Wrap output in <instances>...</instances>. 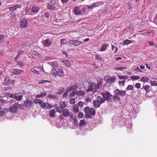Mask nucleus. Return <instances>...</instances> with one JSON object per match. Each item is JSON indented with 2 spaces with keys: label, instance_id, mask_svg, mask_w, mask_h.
<instances>
[{
  "label": "nucleus",
  "instance_id": "nucleus-1",
  "mask_svg": "<svg viewBox=\"0 0 157 157\" xmlns=\"http://www.w3.org/2000/svg\"><path fill=\"white\" fill-rule=\"evenodd\" d=\"M94 105L96 108H99L101 104L105 103L104 100L102 97L98 96L97 97V99L93 101Z\"/></svg>",
  "mask_w": 157,
  "mask_h": 157
},
{
  "label": "nucleus",
  "instance_id": "nucleus-2",
  "mask_svg": "<svg viewBox=\"0 0 157 157\" xmlns=\"http://www.w3.org/2000/svg\"><path fill=\"white\" fill-rule=\"evenodd\" d=\"M25 94V92L23 90H21L17 93H15L14 98L16 100L21 101L23 99V96Z\"/></svg>",
  "mask_w": 157,
  "mask_h": 157
},
{
  "label": "nucleus",
  "instance_id": "nucleus-3",
  "mask_svg": "<svg viewBox=\"0 0 157 157\" xmlns=\"http://www.w3.org/2000/svg\"><path fill=\"white\" fill-rule=\"evenodd\" d=\"M19 106L18 103L17 102H15L9 108V111L12 113H16L17 112Z\"/></svg>",
  "mask_w": 157,
  "mask_h": 157
},
{
  "label": "nucleus",
  "instance_id": "nucleus-4",
  "mask_svg": "<svg viewBox=\"0 0 157 157\" xmlns=\"http://www.w3.org/2000/svg\"><path fill=\"white\" fill-rule=\"evenodd\" d=\"M102 95L103 97V98L105 102L106 100L108 102H110L112 99L111 97H112L110 94L109 92H106L105 93L102 94Z\"/></svg>",
  "mask_w": 157,
  "mask_h": 157
},
{
  "label": "nucleus",
  "instance_id": "nucleus-5",
  "mask_svg": "<svg viewBox=\"0 0 157 157\" xmlns=\"http://www.w3.org/2000/svg\"><path fill=\"white\" fill-rule=\"evenodd\" d=\"M114 93L116 95H120L121 96L124 97L126 95V93L125 91L120 90L117 89L114 90Z\"/></svg>",
  "mask_w": 157,
  "mask_h": 157
},
{
  "label": "nucleus",
  "instance_id": "nucleus-6",
  "mask_svg": "<svg viewBox=\"0 0 157 157\" xmlns=\"http://www.w3.org/2000/svg\"><path fill=\"white\" fill-rule=\"evenodd\" d=\"M83 42L78 40H71L69 41L68 43L70 45H72L74 46H77Z\"/></svg>",
  "mask_w": 157,
  "mask_h": 157
},
{
  "label": "nucleus",
  "instance_id": "nucleus-7",
  "mask_svg": "<svg viewBox=\"0 0 157 157\" xmlns=\"http://www.w3.org/2000/svg\"><path fill=\"white\" fill-rule=\"evenodd\" d=\"M40 8L37 6H32L31 11L33 15L37 14L39 11Z\"/></svg>",
  "mask_w": 157,
  "mask_h": 157
},
{
  "label": "nucleus",
  "instance_id": "nucleus-8",
  "mask_svg": "<svg viewBox=\"0 0 157 157\" xmlns=\"http://www.w3.org/2000/svg\"><path fill=\"white\" fill-rule=\"evenodd\" d=\"M41 107L44 109H50L53 107V106L51 105L48 102L44 103L43 102L41 105Z\"/></svg>",
  "mask_w": 157,
  "mask_h": 157
},
{
  "label": "nucleus",
  "instance_id": "nucleus-9",
  "mask_svg": "<svg viewBox=\"0 0 157 157\" xmlns=\"http://www.w3.org/2000/svg\"><path fill=\"white\" fill-rule=\"evenodd\" d=\"M94 83L93 82H90L88 83V89L87 90V92H90L92 91L94 89Z\"/></svg>",
  "mask_w": 157,
  "mask_h": 157
},
{
  "label": "nucleus",
  "instance_id": "nucleus-10",
  "mask_svg": "<svg viewBox=\"0 0 157 157\" xmlns=\"http://www.w3.org/2000/svg\"><path fill=\"white\" fill-rule=\"evenodd\" d=\"M82 6L75 7L74 9V11L76 15H80L82 14V12L80 10V7Z\"/></svg>",
  "mask_w": 157,
  "mask_h": 157
},
{
  "label": "nucleus",
  "instance_id": "nucleus-11",
  "mask_svg": "<svg viewBox=\"0 0 157 157\" xmlns=\"http://www.w3.org/2000/svg\"><path fill=\"white\" fill-rule=\"evenodd\" d=\"M23 72V71L17 69H14L12 70V72L13 75H18L21 74Z\"/></svg>",
  "mask_w": 157,
  "mask_h": 157
},
{
  "label": "nucleus",
  "instance_id": "nucleus-12",
  "mask_svg": "<svg viewBox=\"0 0 157 157\" xmlns=\"http://www.w3.org/2000/svg\"><path fill=\"white\" fill-rule=\"evenodd\" d=\"M33 104L32 101L29 100H26L24 103V106L26 107H30Z\"/></svg>",
  "mask_w": 157,
  "mask_h": 157
},
{
  "label": "nucleus",
  "instance_id": "nucleus-13",
  "mask_svg": "<svg viewBox=\"0 0 157 157\" xmlns=\"http://www.w3.org/2000/svg\"><path fill=\"white\" fill-rule=\"evenodd\" d=\"M28 25L27 21L26 19L23 18L20 22V26L23 28H24Z\"/></svg>",
  "mask_w": 157,
  "mask_h": 157
},
{
  "label": "nucleus",
  "instance_id": "nucleus-14",
  "mask_svg": "<svg viewBox=\"0 0 157 157\" xmlns=\"http://www.w3.org/2000/svg\"><path fill=\"white\" fill-rule=\"evenodd\" d=\"M57 75L59 76L63 77L65 76V73L63 69H59L57 71Z\"/></svg>",
  "mask_w": 157,
  "mask_h": 157
},
{
  "label": "nucleus",
  "instance_id": "nucleus-15",
  "mask_svg": "<svg viewBox=\"0 0 157 157\" xmlns=\"http://www.w3.org/2000/svg\"><path fill=\"white\" fill-rule=\"evenodd\" d=\"M21 6L19 5H16L14 6L13 7L9 8V10L10 11L13 12L16 10L18 8H21Z\"/></svg>",
  "mask_w": 157,
  "mask_h": 157
},
{
  "label": "nucleus",
  "instance_id": "nucleus-16",
  "mask_svg": "<svg viewBox=\"0 0 157 157\" xmlns=\"http://www.w3.org/2000/svg\"><path fill=\"white\" fill-rule=\"evenodd\" d=\"M103 4V2H98L93 3L91 5L92 6L93 8L100 6L101 5Z\"/></svg>",
  "mask_w": 157,
  "mask_h": 157
},
{
  "label": "nucleus",
  "instance_id": "nucleus-17",
  "mask_svg": "<svg viewBox=\"0 0 157 157\" xmlns=\"http://www.w3.org/2000/svg\"><path fill=\"white\" fill-rule=\"evenodd\" d=\"M44 44L45 47H49L51 45L52 42L49 39H47L44 41Z\"/></svg>",
  "mask_w": 157,
  "mask_h": 157
},
{
  "label": "nucleus",
  "instance_id": "nucleus-18",
  "mask_svg": "<svg viewBox=\"0 0 157 157\" xmlns=\"http://www.w3.org/2000/svg\"><path fill=\"white\" fill-rule=\"evenodd\" d=\"M62 114L65 117H68L70 114L69 111L67 109H64L63 111Z\"/></svg>",
  "mask_w": 157,
  "mask_h": 157
},
{
  "label": "nucleus",
  "instance_id": "nucleus-19",
  "mask_svg": "<svg viewBox=\"0 0 157 157\" xmlns=\"http://www.w3.org/2000/svg\"><path fill=\"white\" fill-rule=\"evenodd\" d=\"M101 84V82L100 81H98V80H97V83L96 84L94 83V89L96 90L99 89L100 85Z\"/></svg>",
  "mask_w": 157,
  "mask_h": 157
},
{
  "label": "nucleus",
  "instance_id": "nucleus-20",
  "mask_svg": "<svg viewBox=\"0 0 157 157\" xmlns=\"http://www.w3.org/2000/svg\"><path fill=\"white\" fill-rule=\"evenodd\" d=\"M65 90L64 88H61L60 89H57L56 90V94H62Z\"/></svg>",
  "mask_w": 157,
  "mask_h": 157
},
{
  "label": "nucleus",
  "instance_id": "nucleus-21",
  "mask_svg": "<svg viewBox=\"0 0 157 157\" xmlns=\"http://www.w3.org/2000/svg\"><path fill=\"white\" fill-rule=\"evenodd\" d=\"M47 7L48 9L52 10H54L56 8V6H52V5L49 4H47Z\"/></svg>",
  "mask_w": 157,
  "mask_h": 157
},
{
  "label": "nucleus",
  "instance_id": "nucleus-22",
  "mask_svg": "<svg viewBox=\"0 0 157 157\" xmlns=\"http://www.w3.org/2000/svg\"><path fill=\"white\" fill-rule=\"evenodd\" d=\"M116 78L114 77H111L106 79V81L107 83H111L113 82L115 80Z\"/></svg>",
  "mask_w": 157,
  "mask_h": 157
},
{
  "label": "nucleus",
  "instance_id": "nucleus-23",
  "mask_svg": "<svg viewBox=\"0 0 157 157\" xmlns=\"http://www.w3.org/2000/svg\"><path fill=\"white\" fill-rule=\"evenodd\" d=\"M60 107L62 109H63L66 107L67 105L66 103L64 101H61L60 102Z\"/></svg>",
  "mask_w": 157,
  "mask_h": 157
},
{
  "label": "nucleus",
  "instance_id": "nucleus-24",
  "mask_svg": "<svg viewBox=\"0 0 157 157\" xmlns=\"http://www.w3.org/2000/svg\"><path fill=\"white\" fill-rule=\"evenodd\" d=\"M33 102L36 104H39L40 105H41L43 103V102L42 100L40 99H36L34 100Z\"/></svg>",
  "mask_w": 157,
  "mask_h": 157
},
{
  "label": "nucleus",
  "instance_id": "nucleus-25",
  "mask_svg": "<svg viewBox=\"0 0 157 157\" xmlns=\"http://www.w3.org/2000/svg\"><path fill=\"white\" fill-rule=\"evenodd\" d=\"M85 94V92L82 90L76 91V94L79 96H83Z\"/></svg>",
  "mask_w": 157,
  "mask_h": 157
},
{
  "label": "nucleus",
  "instance_id": "nucleus-26",
  "mask_svg": "<svg viewBox=\"0 0 157 157\" xmlns=\"http://www.w3.org/2000/svg\"><path fill=\"white\" fill-rule=\"evenodd\" d=\"M63 62L64 65L67 67H70L71 65V63L70 61L66 59H64L63 61Z\"/></svg>",
  "mask_w": 157,
  "mask_h": 157
},
{
  "label": "nucleus",
  "instance_id": "nucleus-27",
  "mask_svg": "<svg viewBox=\"0 0 157 157\" xmlns=\"http://www.w3.org/2000/svg\"><path fill=\"white\" fill-rule=\"evenodd\" d=\"M108 46V45H107L106 44H104L101 47L100 51H104L107 49V48Z\"/></svg>",
  "mask_w": 157,
  "mask_h": 157
},
{
  "label": "nucleus",
  "instance_id": "nucleus-28",
  "mask_svg": "<svg viewBox=\"0 0 157 157\" xmlns=\"http://www.w3.org/2000/svg\"><path fill=\"white\" fill-rule=\"evenodd\" d=\"M126 68V67H115L113 68V69L115 70H120L121 71H123V70H125Z\"/></svg>",
  "mask_w": 157,
  "mask_h": 157
},
{
  "label": "nucleus",
  "instance_id": "nucleus-29",
  "mask_svg": "<svg viewBox=\"0 0 157 157\" xmlns=\"http://www.w3.org/2000/svg\"><path fill=\"white\" fill-rule=\"evenodd\" d=\"M143 88L147 92H148L150 91L149 90L150 86L148 85H145L143 86Z\"/></svg>",
  "mask_w": 157,
  "mask_h": 157
},
{
  "label": "nucleus",
  "instance_id": "nucleus-30",
  "mask_svg": "<svg viewBox=\"0 0 157 157\" xmlns=\"http://www.w3.org/2000/svg\"><path fill=\"white\" fill-rule=\"evenodd\" d=\"M55 110L54 109H52L50 111L49 116L50 117H53L55 116Z\"/></svg>",
  "mask_w": 157,
  "mask_h": 157
},
{
  "label": "nucleus",
  "instance_id": "nucleus-31",
  "mask_svg": "<svg viewBox=\"0 0 157 157\" xmlns=\"http://www.w3.org/2000/svg\"><path fill=\"white\" fill-rule=\"evenodd\" d=\"M73 110L75 113H77L78 112V108L76 105H74L73 106Z\"/></svg>",
  "mask_w": 157,
  "mask_h": 157
},
{
  "label": "nucleus",
  "instance_id": "nucleus-32",
  "mask_svg": "<svg viewBox=\"0 0 157 157\" xmlns=\"http://www.w3.org/2000/svg\"><path fill=\"white\" fill-rule=\"evenodd\" d=\"M117 96L115 95L113 98V100L116 102L119 101H120V98Z\"/></svg>",
  "mask_w": 157,
  "mask_h": 157
},
{
  "label": "nucleus",
  "instance_id": "nucleus-33",
  "mask_svg": "<svg viewBox=\"0 0 157 157\" xmlns=\"http://www.w3.org/2000/svg\"><path fill=\"white\" fill-rule=\"evenodd\" d=\"M89 114H90L92 115H94L95 114V111L93 108H91L90 110H89Z\"/></svg>",
  "mask_w": 157,
  "mask_h": 157
},
{
  "label": "nucleus",
  "instance_id": "nucleus-34",
  "mask_svg": "<svg viewBox=\"0 0 157 157\" xmlns=\"http://www.w3.org/2000/svg\"><path fill=\"white\" fill-rule=\"evenodd\" d=\"M130 78L132 80H135L140 79V77L138 76L133 75L131 76Z\"/></svg>",
  "mask_w": 157,
  "mask_h": 157
},
{
  "label": "nucleus",
  "instance_id": "nucleus-35",
  "mask_svg": "<svg viewBox=\"0 0 157 157\" xmlns=\"http://www.w3.org/2000/svg\"><path fill=\"white\" fill-rule=\"evenodd\" d=\"M51 73L52 75L54 76H56L57 75V71H56L55 69L54 68L52 69Z\"/></svg>",
  "mask_w": 157,
  "mask_h": 157
},
{
  "label": "nucleus",
  "instance_id": "nucleus-36",
  "mask_svg": "<svg viewBox=\"0 0 157 157\" xmlns=\"http://www.w3.org/2000/svg\"><path fill=\"white\" fill-rule=\"evenodd\" d=\"M86 124L85 121L83 119L81 120L79 123V125L81 126H84Z\"/></svg>",
  "mask_w": 157,
  "mask_h": 157
},
{
  "label": "nucleus",
  "instance_id": "nucleus-37",
  "mask_svg": "<svg viewBox=\"0 0 157 157\" xmlns=\"http://www.w3.org/2000/svg\"><path fill=\"white\" fill-rule=\"evenodd\" d=\"M128 39L125 40L122 43V45L123 46L125 45H128L129 44Z\"/></svg>",
  "mask_w": 157,
  "mask_h": 157
},
{
  "label": "nucleus",
  "instance_id": "nucleus-38",
  "mask_svg": "<svg viewBox=\"0 0 157 157\" xmlns=\"http://www.w3.org/2000/svg\"><path fill=\"white\" fill-rule=\"evenodd\" d=\"M95 58L98 61H101L102 60V58L101 55H96L95 56Z\"/></svg>",
  "mask_w": 157,
  "mask_h": 157
},
{
  "label": "nucleus",
  "instance_id": "nucleus-39",
  "mask_svg": "<svg viewBox=\"0 0 157 157\" xmlns=\"http://www.w3.org/2000/svg\"><path fill=\"white\" fill-rule=\"evenodd\" d=\"M76 91L75 90H73L72 92H71L69 95L70 97H73L75 94H76Z\"/></svg>",
  "mask_w": 157,
  "mask_h": 157
},
{
  "label": "nucleus",
  "instance_id": "nucleus-40",
  "mask_svg": "<svg viewBox=\"0 0 157 157\" xmlns=\"http://www.w3.org/2000/svg\"><path fill=\"white\" fill-rule=\"evenodd\" d=\"M9 80L7 78L5 79V81L3 82V84L4 85H8L9 84Z\"/></svg>",
  "mask_w": 157,
  "mask_h": 157
},
{
  "label": "nucleus",
  "instance_id": "nucleus-41",
  "mask_svg": "<svg viewBox=\"0 0 157 157\" xmlns=\"http://www.w3.org/2000/svg\"><path fill=\"white\" fill-rule=\"evenodd\" d=\"M149 80V78L148 77L146 76H144L140 78V81L141 82H143L145 81H148Z\"/></svg>",
  "mask_w": 157,
  "mask_h": 157
},
{
  "label": "nucleus",
  "instance_id": "nucleus-42",
  "mask_svg": "<svg viewBox=\"0 0 157 157\" xmlns=\"http://www.w3.org/2000/svg\"><path fill=\"white\" fill-rule=\"evenodd\" d=\"M134 86L132 85H129L126 88V89L127 90H131L134 89Z\"/></svg>",
  "mask_w": 157,
  "mask_h": 157
},
{
  "label": "nucleus",
  "instance_id": "nucleus-43",
  "mask_svg": "<svg viewBox=\"0 0 157 157\" xmlns=\"http://www.w3.org/2000/svg\"><path fill=\"white\" fill-rule=\"evenodd\" d=\"M90 109L89 107H86L84 109V112L86 114H89V110H90Z\"/></svg>",
  "mask_w": 157,
  "mask_h": 157
},
{
  "label": "nucleus",
  "instance_id": "nucleus-44",
  "mask_svg": "<svg viewBox=\"0 0 157 157\" xmlns=\"http://www.w3.org/2000/svg\"><path fill=\"white\" fill-rule=\"evenodd\" d=\"M17 65L19 66L20 68H21L24 66V64L22 61H18L17 62Z\"/></svg>",
  "mask_w": 157,
  "mask_h": 157
},
{
  "label": "nucleus",
  "instance_id": "nucleus-45",
  "mask_svg": "<svg viewBox=\"0 0 157 157\" xmlns=\"http://www.w3.org/2000/svg\"><path fill=\"white\" fill-rule=\"evenodd\" d=\"M75 99L73 98H71L69 100V103L70 104H73L75 103Z\"/></svg>",
  "mask_w": 157,
  "mask_h": 157
},
{
  "label": "nucleus",
  "instance_id": "nucleus-46",
  "mask_svg": "<svg viewBox=\"0 0 157 157\" xmlns=\"http://www.w3.org/2000/svg\"><path fill=\"white\" fill-rule=\"evenodd\" d=\"M5 36L2 34L0 35V43H2V41L4 39Z\"/></svg>",
  "mask_w": 157,
  "mask_h": 157
},
{
  "label": "nucleus",
  "instance_id": "nucleus-47",
  "mask_svg": "<svg viewBox=\"0 0 157 157\" xmlns=\"http://www.w3.org/2000/svg\"><path fill=\"white\" fill-rule=\"evenodd\" d=\"M52 65L54 69L58 67L57 63L56 62H54L52 63Z\"/></svg>",
  "mask_w": 157,
  "mask_h": 157
},
{
  "label": "nucleus",
  "instance_id": "nucleus-48",
  "mask_svg": "<svg viewBox=\"0 0 157 157\" xmlns=\"http://www.w3.org/2000/svg\"><path fill=\"white\" fill-rule=\"evenodd\" d=\"M118 77L121 79H126L128 78V76L127 75L124 76L119 75L118 76Z\"/></svg>",
  "mask_w": 157,
  "mask_h": 157
},
{
  "label": "nucleus",
  "instance_id": "nucleus-49",
  "mask_svg": "<svg viewBox=\"0 0 157 157\" xmlns=\"http://www.w3.org/2000/svg\"><path fill=\"white\" fill-rule=\"evenodd\" d=\"M84 115L83 113L82 112H80L78 113V117L79 118H83Z\"/></svg>",
  "mask_w": 157,
  "mask_h": 157
},
{
  "label": "nucleus",
  "instance_id": "nucleus-50",
  "mask_svg": "<svg viewBox=\"0 0 157 157\" xmlns=\"http://www.w3.org/2000/svg\"><path fill=\"white\" fill-rule=\"evenodd\" d=\"M125 82V80H123V81H119V84L120 86H124V85Z\"/></svg>",
  "mask_w": 157,
  "mask_h": 157
},
{
  "label": "nucleus",
  "instance_id": "nucleus-51",
  "mask_svg": "<svg viewBox=\"0 0 157 157\" xmlns=\"http://www.w3.org/2000/svg\"><path fill=\"white\" fill-rule=\"evenodd\" d=\"M29 11V9H27V6L26 7V9L25 10V14H24V15H33V14H31V13H28V12Z\"/></svg>",
  "mask_w": 157,
  "mask_h": 157
},
{
  "label": "nucleus",
  "instance_id": "nucleus-52",
  "mask_svg": "<svg viewBox=\"0 0 157 157\" xmlns=\"http://www.w3.org/2000/svg\"><path fill=\"white\" fill-rule=\"evenodd\" d=\"M48 97L49 98L54 99L56 98V95L53 94H49L48 95Z\"/></svg>",
  "mask_w": 157,
  "mask_h": 157
},
{
  "label": "nucleus",
  "instance_id": "nucleus-53",
  "mask_svg": "<svg viewBox=\"0 0 157 157\" xmlns=\"http://www.w3.org/2000/svg\"><path fill=\"white\" fill-rule=\"evenodd\" d=\"M150 84L152 86H157V83L155 81H150Z\"/></svg>",
  "mask_w": 157,
  "mask_h": 157
},
{
  "label": "nucleus",
  "instance_id": "nucleus-54",
  "mask_svg": "<svg viewBox=\"0 0 157 157\" xmlns=\"http://www.w3.org/2000/svg\"><path fill=\"white\" fill-rule=\"evenodd\" d=\"M115 49V51L114 52L116 53L117 52V50H118V48L117 47H116L115 46L113 45H112V50H113Z\"/></svg>",
  "mask_w": 157,
  "mask_h": 157
},
{
  "label": "nucleus",
  "instance_id": "nucleus-55",
  "mask_svg": "<svg viewBox=\"0 0 157 157\" xmlns=\"http://www.w3.org/2000/svg\"><path fill=\"white\" fill-rule=\"evenodd\" d=\"M69 93V92L68 91H66L63 95V98H66L67 95Z\"/></svg>",
  "mask_w": 157,
  "mask_h": 157
},
{
  "label": "nucleus",
  "instance_id": "nucleus-56",
  "mask_svg": "<svg viewBox=\"0 0 157 157\" xmlns=\"http://www.w3.org/2000/svg\"><path fill=\"white\" fill-rule=\"evenodd\" d=\"M47 93L45 91L42 92L40 94L41 98L44 97L46 95Z\"/></svg>",
  "mask_w": 157,
  "mask_h": 157
},
{
  "label": "nucleus",
  "instance_id": "nucleus-57",
  "mask_svg": "<svg viewBox=\"0 0 157 157\" xmlns=\"http://www.w3.org/2000/svg\"><path fill=\"white\" fill-rule=\"evenodd\" d=\"M135 87L137 89L140 88V84L139 83H136L135 85Z\"/></svg>",
  "mask_w": 157,
  "mask_h": 157
},
{
  "label": "nucleus",
  "instance_id": "nucleus-58",
  "mask_svg": "<svg viewBox=\"0 0 157 157\" xmlns=\"http://www.w3.org/2000/svg\"><path fill=\"white\" fill-rule=\"evenodd\" d=\"M75 89V86H71L70 87H68V91L69 92V91H70L72 90H74Z\"/></svg>",
  "mask_w": 157,
  "mask_h": 157
},
{
  "label": "nucleus",
  "instance_id": "nucleus-59",
  "mask_svg": "<svg viewBox=\"0 0 157 157\" xmlns=\"http://www.w3.org/2000/svg\"><path fill=\"white\" fill-rule=\"evenodd\" d=\"M132 6V5L131 2H129L128 3V8L129 9H131Z\"/></svg>",
  "mask_w": 157,
  "mask_h": 157
},
{
  "label": "nucleus",
  "instance_id": "nucleus-60",
  "mask_svg": "<svg viewBox=\"0 0 157 157\" xmlns=\"http://www.w3.org/2000/svg\"><path fill=\"white\" fill-rule=\"evenodd\" d=\"M83 103L81 101H79L78 104V106L81 108H82L83 107Z\"/></svg>",
  "mask_w": 157,
  "mask_h": 157
},
{
  "label": "nucleus",
  "instance_id": "nucleus-61",
  "mask_svg": "<svg viewBox=\"0 0 157 157\" xmlns=\"http://www.w3.org/2000/svg\"><path fill=\"white\" fill-rule=\"evenodd\" d=\"M153 22L157 25V13L154 18Z\"/></svg>",
  "mask_w": 157,
  "mask_h": 157
},
{
  "label": "nucleus",
  "instance_id": "nucleus-62",
  "mask_svg": "<svg viewBox=\"0 0 157 157\" xmlns=\"http://www.w3.org/2000/svg\"><path fill=\"white\" fill-rule=\"evenodd\" d=\"M60 44H65L66 40L64 39H62L60 40Z\"/></svg>",
  "mask_w": 157,
  "mask_h": 157
},
{
  "label": "nucleus",
  "instance_id": "nucleus-63",
  "mask_svg": "<svg viewBox=\"0 0 157 157\" xmlns=\"http://www.w3.org/2000/svg\"><path fill=\"white\" fill-rule=\"evenodd\" d=\"M7 98L6 97L3 98L1 99V102L2 103H4L7 100Z\"/></svg>",
  "mask_w": 157,
  "mask_h": 157
},
{
  "label": "nucleus",
  "instance_id": "nucleus-64",
  "mask_svg": "<svg viewBox=\"0 0 157 157\" xmlns=\"http://www.w3.org/2000/svg\"><path fill=\"white\" fill-rule=\"evenodd\" d=\"M45 17L47 18H48L50 17V14L48 12H46L44 13Z\"/></svg>",
  "mask_w": 157,
  "mask_h": 157
}]
</instances>
